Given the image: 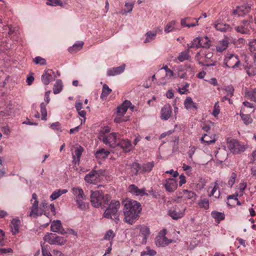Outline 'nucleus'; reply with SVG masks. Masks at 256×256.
Returning <instances> with one entry per match:
<instances>
[{"label": "nucleus", "instance_id": "obj_43", "mask_svg": "<svg viewBox=\"0 0 256 256\" xmlns=\"http://www.w3.org/2000/svg\"><path fill=\"white\" fill-rule=\"evenodd\" d=\"M84 44L83 42H78V43H76L74 44L72 46L68 48V51L72 53L74 52L75 51H78L80 50L82 47V46Z\"/></svg>", "mask_w": 256, "mask_h": 256}, {"label": "nucleus", "instance_id": "obj_15", "mask_svg": "<svg viewBox=\"0 0 256 256\" xmlns=\"http://www.w3.org/2000/svg\"><path fill=\"white\" fill-rule=\"evenodd\" d=\"M128 190L130 192L136 196H142L144 195H148V194L146 192V188H142L140 189L134 184H130L128 186Z\"/></svg>", "mask_w": 256, "mask_h": 256}, {"label": "nucleus", "instance_id": "obj_7", "mask_svg": "<svg viewBox=\"0 0 256 256\" xmlns=\"http://www.w3.org/2000/svg\"><path fill=\"white\" fill-rule=\"evenodd\" d=\"M213 54L210 52L205 53L204 56L202 57L198 60V63L203 66H214L216 64V61L212 60Z\"/></svg>", "mask_w": 256, "mask_h": 256}, {"label": "nucleus", "instance_id": "obj_21", "mask_svg": "<svg viewBox=\"0 0 256 256\" xmlns=\"http://www.w3.org/2000/svg\"><path fill=\"white\" fill-rule=\"evenodd\" d=\"M130 105H132L130 102L126 100L122 105L118 107L117 114L120 116H124Z\"/></svg>", "mask_w": 256, "mask_h": 256}, {"label": "nucleus", "instance_id": "obj_20", "mask_svg": "<svg viewBox=\"0 0 256 256\" xmlns=\"http://www.w3.org/2000/svg\"><path fill=\"white\" fill-rule=\"evenodd\" d=\"M125 69V65L123 64L116 68H112L108 70L107 75L110 76H115L120 74L124 72Z\"/></svg>", "mask_w": 256, "mask_h": 256}, {"label": "nucleus", "instance_id": "obj_44", "mask_svg": "<svg viewBox=\"0 0 256 256\" xmlns=\"http://www.w3.org/2000/svg\"><path fill=\"white\" fill-rule=\"evenodd\" d=\"M218 190V182L216 181L214 182V187L213 188L210 194V196H214L216 198H218L220 196V192L218 190V192L216 193V192Z\"/></svg>", "mask_w": 256, "mask_h": 256}, {"label": "nucleus", "instance_id": "obj_29", "mask_svg": "<svg viewBox=\"0 0 256 256\" xmlns=\"http://www.w3.org/2000/svg\"><path fill=\"white\" fill-rule=\"evenodd\" d=\"M84 151V148L81 146H78L75 150V154L73 155V162L75 164L79 163L80 160V158L82 154V153Z\"/></svg>", "mask_w": 256, "mask_h": 256}, {"label": "nucleus", "instance_id": "obj_22", "mask_svg": "<svg viewBox=\"0 0 256 256\" xmlns=\"http://www.w3.org/2000/svg\"><path fill=\"white\" fill-rule=\"evenodd\" d=\"M200 140L205 145H210L216 142V136L214 134L210 136L207 134H204L203 136L201 138Z\"/></svg>", "mask_w": 256, "mask_h": 256}, {"label": "nucleus", "instance_id": "obj_34", "mask_svg": "<svg viewBox=\"0 0 256 256\" xmlns=\"http://www.w3.org/2000/svg\"><path fill=\"white\" fill-rule=\"evenodd\" d=\"M68 192L66 189H59L54 191L50 196V198L52 200H55L59 198L62 194H66Z\"/></svg>", "mask_w": 256, "mask_h": 256}, {"label": "nucleus", "instance_id": "obj_13", "mask_svg": "<svg viewBox=\"0 0 256 256\" xmlns=\"http://www.w3.org/2000/svg\"><path fill=\"white\" fill-rule=\"evenodd\" d=\"M51 230L53 232H58L62 234H66L62 228V223L60 220H55L51 224Z\"/></svg>", "mask_w": 256, "mask_h": 256}, {"label": "nucleus", "instance_id": "obj_30", "mask_svg": "<svg viewBox=\"0 0 256 256\" xmlns=\"http://www.w3.org/2000/svg\"><path fill=\"white\" fill-rule=\"evenodd\" d=\"M190 50L187 48L186 50L181 52L177 58V60L180 62H182L186 60H189L190 58V56L189 54Z\"/></svg>", "mask_w": 256, "mask_h": 256}, {"label": "nucleus", "instance_id": "obj_48", "mask_svg": "<svg viewBox=\"0 0 256 256\" xmlns=\"http://www.w3.org/2000/svg\"><path fill=\"white\" fill-rule=\"evenodd\" d=\"M200 47L208 48L210 45V42L207 36L200 38Z\"/></svg>", "mask_w": 256, "mask_h": 256}, {"label": "nucleus", "instance_id": "obj_11", "mask_svg": "<svg viewBox=\"0 0 256 256\" xmlns=\"http://www.w3.org/2000/svg\"><path fill=\"white\" fill-rule=\"evenodd\" d=\"M166 190L168 192H174L177 188V181L174 178H168L164 184Z\"/></svg>", "mask_w": 256, "mask_h": 256}, {"label": "nucleus", "instance_id": "obj_40", "mask_svg": "<svg viewBox=\"0 0 256 256\" xmlns=\"http://www.w3.org/2000/svg\"><path fill=\"white\" fill-rule=\"evenodd\" d=\"M134 4V1L131 2H126L124 6L126 8L124 11H122L120 14H126L127 13L130 12L133 9Z\"/></svg>", "mask_w": 256, "mask_h": 256}, {"label": "nucleus", "instance_id": "obj_55", "mask_svg": "<svg viewBox=\"0 0 256 256\" xmlns=\"http://www.w3.org/2000/svg\"><path fill=\"white\" fill-rule=\"evenodd\" d=\"M110 128L108 126L105 127L103 128L102 130H100L98 133V138L100 140V136L102 135H104V136H108L110 134Z\"/></svg>", "mask_w": 256, "mask_h": 256}, {"label": "nucleus", "instance_id": "obj_33", "mask_svg": "<svg viewBox=\"0 0 256 256\" xmlns=\"http://www.w3.org/2000/svg\"><path fill=\"white\" fill-rule=\"evenodd\" d=\"M63 86L62 81L60 80H57L54 86V94H56L60 93L63 88Z\"/></svg>", "mask_w": 256, "mask_h": 256}, {"label": "nucleus", "instance_id": "obj_28", "mask_svg": "<svg viewBox=\"0 0 256 256\" xmlns=\"http://www.w3.org/2000/svg\"><path fill=\"white\" fill-rule=\"evenodd\" d=\"M228 40L227 38H224L222 40H220L216 46V49L218 52H222L225 50L228 47Z\"/></svg>", "mask_w": 256, "mask_h": 256}, {"label": "nucleus", "instance_id": "obj_27", "mask_svg": "<svg viewBox=\"0 0 256 256\" xmlns=\"http://www.w3.org/2000/svg\"><path fill=\"white\" fill-rule=\"evenodd\" d=\"M110 154L109 151L106 150L104 148H100L95 152L94 155L96 158L101 160L106 158Z\"/></svg>", "mask_w": 256, "mask_h": 256}, {"label": "nucleus", "instance_id": "obj_24", "mask_svg": "<svg viewBox=\"0 0 256 256\" xmlns=\"http://www.w3.org/2000/svg\"><path fill=\"white\" fill-rule=\"evenodd\" d=\"M20 221L18 218H13L11 221L10 228L12 234H16L19 231Z\"/></svg>", "mask_w": 256, "mask_h": 256}, {"label": "nucleus", "instance_id": "obj_50", "mask_svg": "<svg viewBox=\"0 0 256 256\" xmlns=\"http://www.w3.org/2000/svg\"><path fill=\"white\" fill-rule=\"evenodd\" d=\"M228 96L231 98L234 95V88L231 85L226 86L224 88Z\"/></svg>", "mask_w": 256, "mask_h": 256}, {"label": "nucleus", "instance_id": "obj_60", "mask_svg": "<svg viewBox=\"0 0 256 256\" xmlns=\"http://www.w3.org/2000/svg\"><path fill=\"white\" fill-rule=\"evenodd\" d=\"M147 251H144L141 252V256L148 255L150 256H154L156 254V252L153 250H150L149 247L146 248Z\"/></svg>", "mask_w": 256, "mask_h": 256}, {"label": "nucleus", "instance_id": "obj_64", "mask_svg": "<svg viewBox=\"0 0 256 256\" xmlns=\"http://www.w3.org/2000/svg\"><path fill=\"white\" fill-rule=\"evenodd\" d=\"M248 45L252 51L256 50V39H254L250 42Z\"/></svg>", "mask_w": 256, "mask_h": 256}, {"label": "nucleus", "instance_id": "obj_1", "mask_svg": "<svg viewBox=\"0 0 256 256\" xmlns=\"http://www.w3.org/2000/svg\"><path fill=\"white\" fill-rule=\"evenodd\" d=\"M124 204L125 221L132 224L140 216L142 210L141 204L137 201L131 200H124Z\"/></svg>", "mask_w": 256, "mask_h": 256}, {"label": "nucleus", "instance_id": "obj_12", "mask_svg": "<svg viewBox=\"0 0 256 256\" xmlns=\"http://www.w3.org/2000/svg\"><path fill=\"white\" fill-rule=\"evenodd\" d=\"M55 78L54 72L52 70H48L42 76V81L44 85H48Z\"/></svg>", "mask_w": 256, "mask_h": 256}, {"label": "nucleus", "instance_id": "obj_61", "mask_svg": "<svg viewBox=\"0 0 256 256\" xmlns=\"http://www.w3.org/2000/svg\"><path fill=\"white\" fill-rule=\"evenodd\" d=\"M220 112V106L218 105V102H216L214 106V110L212 111V115L214 117H217Z\"/></svg>", "mask_w": 256, "mask_h": 256}, {"label": "nucleus", "instance_id": "obj_18", "mask_svg": "<svg viewBox=\"0 0 256 256\" xmlns=\"http://www.w3.org/2000/svg\"><path fill=\"white\" fill-rule=\"evenodd\" d=\"M172 107L170 104H166L161 109V118L164 120H168L171 116Z\"/></svg>", "mask_w": 256, "mask_h": 256}, {"label": "nucleus", "instance_id": "obj_17", "mask_svg": "<svg viewBox=\"0 0 256 256\" xmlns=\"http://www.w3.org/2000/svg\"><path fill=\"white\" fill-rule=\"evenodd\" d=\"M150 234V228L146 226H142L140 228V234L139 237H141V244H146L147 242L148 237Z\"/></svg>", "mask_w": 256, "mask_h": 256}, {"label": "nucleus", "instance_id": "obj_51", "mask_svg": "<svg viewBox=\"0 0 256 256\" xmlns=\"http://www.w3.org/2000/svg\"><path fill=\"white\" fill-rule=\"evenodd\" d=\"M189 19V18H187L184 19H182L181 20V24L184 27H188V28H190V27H194L197 25H198V20H196V22L194 23H192L189 24H186V21L187 20Z\"/></svg>", "mask_w": 256, "mask_h": 256}, {"label": "nucleus", "instance_id": "obj_6", "mask_svg": "<svg viewBox=\"0 0 256 256\" xmlns=\"http://www.w3.org/2000/svg\"><path fill=\"white\" fill-rule=\"evenodd\" d=\"M252 22V18L250 16L248 20H243L240 26H236L235 30L238 32L242 34H248L252 28L251 24Z\"/></svg>", "mask_w": 256, "mask_h": 256}, {"label": "nucleus", "instance_id": "obj_23", "mask_svg": "<svg viewBox=\"0 0 256 256\" xmlns=\"http://www.w3.org/2000/svg\"><path fill=\"white\" fill-rule=\"evenodd\" d=\"M164 70V71L166 76L164 78L165 80L164 82L161 81V84H165L166 82L170 80L174 76V72L170 69L167 66H165L161 68V70Z\"/></svg>", "mask_w": 256, "mask_h": 256}, {"label": "nucleus", "instance_id": "obj_63", "mask_svg": "<svg viewBox=\"0 0 256 256\" xmlns=\"http://www.w3.org/2000/svg\"><path fill=\"white\" fill-rule=\"evenodd\" d=\"M246 73L249 76H253L256 75V68L250 67L246 70Z\"/></svg>", "mask_w": 256, "mask_h": 256}, {"label": "nucleus", "instance_id": "obj_54", "mask_svg": "<svg viewBox=\"0 0 256 256\" xmlns=\"http://www.w3.org/2000/svg\"><path fill=\"white\" fill-rule=\"evenodd\" d=\"M156 78L154 74L153 75L151 78H148L146 82L144 84V86L146 88H150L152 86V82H154Z\"/></svg>", "mask_w": 256, "mask_h": 256}, {"label": "nucleus", "instance_id": "obj_2", "mask_svg": "<svg viewBox=\"0 0 256 256\" xmlns=\"http://www.w3.org/2000/svg\"><path fill=\"white\" fill-rule=\"evenodd\" d=\"M120 206L119 201L113 200L110 204L108 207L104 214V216L107 218H111L116 222L119 221V214L118 210Z\"/></svg>", "mask_w": 256, "mask_h": 256}, {"label": "nucleus", "instance_id": "obj_16", "mask_svg": "<svg viewBox=\"0 0 256 256\" xmlns=\"http://www.w3.org/2000/svg\"><path fill=\"white\" fill-rule=\"evenodd\" d=\"M99 174L96 170H92L87 174L84 177V180L92 184H96L99 178Z\"/></svg>", "mask_w": 256, "mask_h": 256}, {"label": "nucleus", "instance_id": "obj_58", "mask_svg": "<svg viewBox=\"0 0 256 256\" xmlns=\"http://www.w3.org/2000/svg\"><path fill=\"white\" fill-rule=\"evenodd\" d=\"M34 62L36 64H40V65L44 66L46 64V60L44 58L40 56H36L34 59Z\"/></svg>", "mask_w": 256, "mask_h": 256}, {"label": "nucleus", "instance_id": "obj_57", "mask_svg": "<svg viewBox=\"0 0 256 256\" xmlns=\"http://www.w3.org/2000/svg\"><path fill=\"white\" fill-rule=\"evenodd\" d=\"M237 175L235 172H232L230 178L229 180H228V184L230 186V187L232 188L235 183L236 180V178Z\"/></svg>", "mask_w": 256, "mask_h": 256}, {"label": "nucleus", "instance_id": "obj_9", "mask_svg": "<svg viewBox=\"0 0 256 256\" xmlns=\"http://www.w3.org/2000/svg\"><path fill=\"white\" fill-rule=\"evenodd\" d=\"M186 208H184L182 210L178 207H173L168 211V214L174 220H177L181 218L184 215Z\"/></svg>", "mask_w": 256, "mask_h": 256}, {"label": "nucleus", "instance_id": "obj_31", "mask_svg": "<svg viewBox=\"0 0 256 256\" xmlns=\"http://www.w3.org/2000/svg\"><path fill=\"white\" fill-rule=\"evenodd\" d=\"M66 2L64 0H48L46 4L48 6H57L62 7L64 6L66 4Z\"/></svg>", "mask_w": 256, "mask_h": 256}, {"label": "nucleus", "instance_id": "obj_5", "mask_svg": "<svg viewBox=\"0 0 256 256\" xmlns=\"http://www.w3.org/2000/svg\"><path fill=\"white\" fill-rule=\"evenodd\" d=\"M224 64L228 68L234 69L240 65V60L237 55L227 54L224 59Z\"/></svg>", "mask_w": 256, "mask_h": 256}, {"label": "nucleus", "instance_id": "obj_62", "mask_svg": "<svg viewBox=\"0 0 256 256\" xmlns=\"http://www.w3.org/2000/svg\"><path fill=\"white\" fill-rule=\"evenodd\" d=\"M114 236V232L110 230H108L104 235V239L105 240H111Z\"/></svg>", "mask_w": 256, "mask_h": 256}, {"label": "nucleus", "instance_id": "obj_42", "mask_svg": "<svg viewBox=\"0 0 256 256\" xmlns=\"http://www.w3.org/2000/svg\"><path fill=\"white\" fill-rule=\"evenodd\" d=\"M131 171L133 175H136L138 172L141 171V167L139 164L136 162L132 163L131 165Z\"/></svg>", "mask_w": 256, "mask_h": 256}, {"label": "nucleus", "instance_id": "obj_36", "mask_svg": "<svg viewBox=\"0 0 256 256\" xmlns=\"http://www.w3.org/2000/svg\"><path fill=\"white\" fill-rule=\"evenodd\" d=\"M182 193L183 194L184 196L188 199H193L194 200L197 197V196L195 192L192 191H189L187 190H184Z\"/></svg>", "mask_w": 256, "mask_h": 256}, {"label": "nucleus", "instance_id": "obj_37", "mask_svg": "<svg viewBox=\"0 0 256 256\" xmlns=\"http://www.w3.org/2000/svg\"><path fill=\"white\" fill-rule=\"evenodd\" d=\"M112 90L109 88L108 86L104 84L102 86V92L100 94V98L104 99L108 96L111 92Z\"/></svg>", "mask_w": 256, "mask_h": 256}, {"label": "nucleus", "instance_id": "obj_47", "mask_svg": "<svg viewBox=\"0 0 256 256\" xmlns=\"http://www.w3.org/2000/svg\"><path fill=\"white\" fill-rule=\"evenodd\" d=\"M46 104H44V102L41 103L40 106V113L42 115V120H46V116H47V111L46 110Z\"/></svg>", "mask_w": 256, "mask_h": 256}, {"label": "nucleus", "instance_id": "obj_10", "mask_svg": "<svg viewBox=\"0 0 256 256\" xmlns=\"http://www.w3.org/2000/svg\"><path fill=\"white\" fill-rule=\"evenodd\" d=\"M38 201L34 202L30 208V212L29 216L36 218L41 216L44 212V210L41 207L38 208Z\"/></svg>", "mask_w": 256, "mask_h": 256}, {"label": "nucleus", "instance_id": "obj_4", "mask_svg": "<svg viewBox=\"0 0 256 256\" xmlns=\"http://www.w3.org/2000/svg\"><path fill=\"white\" fill-rule=\"evenodd\" d=\"M118 134L116 132L110 133V134L100 136V140L110 148H115L118 146L119 138H117Z\"/></svg>", "mask_w": 256, "mask_h": 256}, {"label": "nucleus", "instance_id": "obj_59", "mask_svg": "<svg viewBox=\"0 0 256 256\" xmlns=\"http://www.w3.org/2000/svg\"><path fill=\"white\" fill-rule=\"evenodd\" d=\"M172 242V240L168 239L166 236L161 237V246H165Z\"/></svg>", "mask_w": 256, "mask_h": 256}, {"label": "nucleus", "instance_id": "obj_3", "mask_svg": "<svg viewBox=\"0 0 256 256\" xmlns=\"http://www.w3.org/2000/svg\"><path fill=\"white\" fill-rule=\"evenodd\" d=\"M228 148L234 154H240L244 152L248 148L246 145L241 144L238 140L232 139L227 142Z\"/></svg>", "mask_w": 256, "mask_h": 256}, {"label": "nucleus", "instance_id": "obj_19", "mask_svg": "<svg viewBox=\"0 0 256 256\" xmlns=\"http://www.w3.org/2000/svg\"><path fill=\"white\" fill-rule=\"evenodd\" d=\"M214 26L217 30L221 32H225L228 31H231L232 30V28L229 24L220 22L218 21L215 22Z\"/></svg>", "mask_w": 256, "mask_h": 256}, {"label": "nucleus", "instance_id": "obj_32", "mask_svg": "<svg viewBox=\"0 0 256 256\" xmlns=\"http://www.w3.org/2000/svg\"><path fill=\"white\" fill-rule=\"evenodd\" d=\"M157 32L155 30L148 32L146 34V39L144 40V43L150 42L154 40L156 36Z\"/></svg>", "mask_w": 256, "mask_h": 256}, {"label": "nucleus", "instance_id": "obj_14", "mask_svg": "<svg viewBox=\"0 0 256 256\" xmlns=\"http://www.w3.org/2000/svg\"><path fill=\"white\" fill-rule=\"evenodd\" d=\"M118 146H120L125 152H130L132 148L131 141L128 139L120 140L119 138Z\"/></svg>", "mask_w": 256, "mask_h": 256}, {"label": "nucleus", "instance_id": "obj_46", "mask_svg": "<svg viewBox=\"0 0 256 256\" xmlns=\"http://www.w3.org/2000/svg\"><path fill=\"white\" fill-rule=\"evenodd\" d=\"M198 205L200 208L208 210L209 208V201L206 198L202 199L198 202Z\"/></svg>", "mask_w": 256, "mask_h": 256}, {"label": "nucleus", "instance_id": "obj_25", "mask_svg": "<svg viewBox=\"0 0 256 256\" xmlns=\"http://www.w3.org/2000/svg\"><path fill=\"white\" fill-rule=\"evenodd\" d=\"M72 191L75 196V200L79 199H86V197L82 188H73Z\"/></svg>", "mask_w": 256, "mask_h": 256}, {"label": "nucleus", "instance_id": "obj_39", "mask_svg": "<svg viewBox=\"0 0 256 256\" xmlns=\"http://www.w3.org/2000/svg\"><path fill=\"white\" fill-rule=\"evenodd\" d=\"M239 9V16H242L248 14L250 10V6L248 5L242 6H238Z\"/></svg>", "mask_w": 256, "mask_h": 256}, {"label": "nucleus", "instance_id": "obj_8", "mask_svg": "<svg viewBox=\"0 0 256 256\" xmlns=\"http://www.w3.org/2000/svg\"><path fill=\"white\" fill-rule=\"evenodd\" d=\"M90 202L92 206L98 208L102 204V192L99 190L91 191Z\"/></svg>", "mask_w": 256, "mask_h": 256}, {"label": "nucleus", "instance_id": "obj_49", "mask_svg": "<svg viewBox=\"0 0 256 256\" xmlns=\"http://www.w3.org/2000/svg\"><path fill=\"white\" fill-rule=\"evenodd\" d=\"M245 94L246 96L248 98L256 102V90L246 91Z\"/></svg>", "mask_w": 256, "mask_h": 256}, {"label": "nucleus", "instance_id": "obj_53", "mask_svg": "<svg viewBox=\"0 0 256 256\" xmlns=\"http://www.w3.org/2000/svg\"><path fill=\"white\" fill-rule=\"evenodd\" d=\"M241 118L246 124L252 122V120L249 114H240Z\"/></svg>", "mask_w": 256, "mask_h": 256}, {"label": "nucleus", "instance_id": "obj_35", "mask_svg": "<svg viewBox=\"0 0 256 256\" xmlns=\"http://www.w3.org/2000/svg\"><path fill=\"white\" fill-rule=\"evenodd\" d=\"M212 216L217 221H221L224 219L225 215L224 212L213 211L211 212Z\"/></svg>", "mask_w": 256, "mask_h": 256}, {"label": "nucleus", "instance_id": "obj_52", "mask_svg": "<svg viewBox=\"0 0 256 256\" xmlns=\"http://www.w3.org/2000/svg\"><path fill=\"white\" fill-rule=\"evenodd\" d=\"M176 22L174 20H172L168 22L164 28V32L168 33L172 31L174 29V26Z\"/></svg>", "mask_w": 256, "mask_h": 256}, {"label": "nucleus", "instance_id": "obj_26", "mask_svg": "<svg viewBox=\"0 0 256 256\" xmlns=\"http://www.w3.org/2000/svg\"><path fill=\"white\" fill-rule=\"evenodd\" d=\"M185 108L188 110H191L192 108L198 109L197 105L194 103L191 97H187L184 102Z\"/></svg>", "mask_w": 256, "mask_h": 256}, {"label": "nucleus", "instance_id": "obj_38", "mask_svg": "<svg viewBox=\"0 0 256 256\" xmlns=\"http://www.w3.org/2000/svg\"><path fill=\"white\" fill-rule=\"evenodd\" d=\"M200 38H195L190 44H188V48L200 47Z\"/></svg>", "mask_w": 256, "mask_h": 256}, {"label": "nucleus", "instance_id": "obj_56", "mask_svg": "<svg viewBox=\"0 0 256 256\" xmlns=\"http://www.w3.org/2000/svg\"><path fill=\"white\" fill-rule=\"evenodd\" d=\"M84 200L85 199H79L75 200L78 208L82 210H84L86 208V204L84 202Z\"/></svg>", "mask_w": 256, "mask_h": 256}, {"label": "nucleus", "instance_id": "obj_41", "mask_svg": "<svg viewBox=\"0 0 256 256\" xmlns=\"http://www.w3.org/2000/svg\"><path fill=\"white\" fill-rule=\"evenodd\" d=\"M66 242V240L62 236H56L54 238V241L50 242V244H57L64 245Z\"/></svg>", "mask_w": 256, "mask_h": 256}, {"label": "nucleus", "instance_id": "obj_45", "mask_svg": "<svg viewBox=\"0 0 256 256\" xmlns=\"http://www.w3.org/2000/svg\"><path fill=\"white\" fill-rule=\"evenodd\" d=\"M154 167V164L152 162H148L144 164L141 167L140 172H150Z\"/></svg>", "mask_w": 256, "mask_h": 256}]
</instances>
